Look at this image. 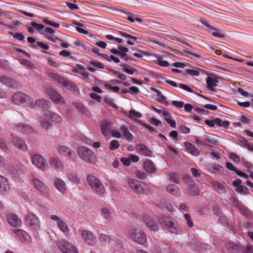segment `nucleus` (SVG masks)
Returning a JSON list of instances; mask_svg holds the SVG:
<instances>
[{"label": "nucleus", "mask_w": 253, "mask_h": 253, "mask_svg": "<svg viewBox=\"0 0 253 253\" xmlns=\"http://www.w3.org/2000/svg\"><path fill=\"white\" fill-rule=\"evenodd\" d=\"M102 215L104 218L109 220L110 216V212L107 208H103L101 211Z\"/></svg>", "instance_id": "nucleus-57"}, {"label": "nucleus", "mask_w": 253, "mask_h": 253, "mask_svg": "<svg viewBox=\"0 0 253 253\" xmlns=\"http://www.w3.org/2000/svg\"><path fill=\"white\" fill-rule=\"evenodd\" d=\"M143 220L147 227L149 228L151 230L153 231H156L158 230L159 227L157 223L156 222L155 220L150 216H147L146 217L144 216L143 217Z\"/></svg>", "instance_id": "nucleus-21"}, {"label": "nucleus", "mask_w": 253, "mask_h": 253, "mask_svg": "<svg viewBox=\"0 0 253 253\" xmlns=\"http://www.w3.org/2000/svg\"><path fill=\"white\" fill-rule=\"evenodd\" d=\"M81 238L88 246H93L97 243V239L95 234L87 230L82 231Z\"/></svg>", "instance_id": "nucleus-9"}, {"label": "nucleus", "mask_w": 253, "mask_h": 253, "mask_svg": "<svg viewBox=\"0 0 253 253\" xmlns=\"http://www.w3.org/2000/svg\"><path fill=\"white\" fill-rule=\"evenodd\" d=\"M11 140L13 145L23 151H26L28 147L25 142L19 137L11 134Z\"/></svg>", "instance_id": "nucleus-15"}, {"label": "nucleus", "mask_w": 253, "mask_h": 253, "mask_svg": "<svg viewBox=\"0 0 253 253\" xmlns=\"http://www.w3.org/2000/svg\"><path fill=\"white\" fill-rule=\"evenodd\" d=\"M74 107L76 109H77L79 111L84 113L85 110V107L81 104L80 103H75L74 104Z\"/></svg>", "instance_id": "nucleus-63"}, {"label": "nucleus", "mask_w": 253, "mask_h": 253, "mask_svg": "<svg viewBox=\"0 0 253 253\" xmlns=\"http://www.w3.org/2000/svg\"><path fill=\"white\" fill-rule=\"evenodd\" d=\"M143 168L149 173H154L156 170L154 164L150 160H147L144 162Z\"/></svg>", "instance_id": "nucleus-33"}, {"label": "nucleus", "mask_w": 253, "mask_h": 253, "mask_svg": "<svg viewBox=\"0 0 253 253\" xmlns=\"http://www.w3.org/2000/svg\"><path fill=\"white\" fill-rule=\"evenodd\" d=\"M130 187L139 195H147L151 192L150 186L136 179H130L128 181Z\"/></svg>", "instance_id": "nucleus-3"}, {"label": "nucleus", "mask_w": 253, "mask_h": 253, "mask_svg": "<svg viewBox=\"0 0 253 253\" xmlns=\"http://www.w3.org/2000/svg\"><path fill=\"white\" fill-rule=\"evenodd\" d=\"M0 81L4 84L12 88H16L19 84L17 81L4 76L0 78Z\"/></svg>", "instance_id": "nucleus-22"}, {"label": "nucleus", "mask_w": 253, "mask_h": 253, "mask_svg": "<svg viewBox=\"0 0 253 253\" xmlns=\"http://www.w3.org/2000/svg\"><path fill=\"white\" fill-rule=\"evenodd\" d=\"M14 232L16 235L18 237L21 241H25L27 240L28 234L26 232L21 229H16Z\"/></svg>", "instance_id": "nucleus-38"}, {"label": "nucleus", "mask_w": 253, "mask_h": 253, "mask_svg": "<svg viewBox=\"0 0 253 253\" xmlns=\"http://www.w3.org/2000/svg\"><path fill=\"white\" fill-rule=\"evenodd\" d=\"M78 153L79 156L84 161L90 163L94 162L95 158L94 153L87 147H80Z\"/></svg>", "instance_id": "nucleus-7"}, {"label": "nucleus", "mask_w": 253, "mask_h": 253, "mask_svg": "<svg viewBox=\"0 0 253 253\" xmlns=\"http://www.w3.org/2000/svg\"><path fill=\"white\" fill-rule=\"evenodd\" d=\"M71 52L66 50H62L59 52V55L64 57L69 56L70 58L73 60H75L76 58L74 56H70Z\"/></svg>", "instance_id": "nucleus-55"}, {"label": "nucleus", "mask_w": 253, "mask_h": 253, "mask_svg": "<svg viewBox=\"0 0 253 253\" xmlns=\"http://www.w3.org/2000/svg\"><path fill=\"white\" fill-rule=\"evenodd\" d=\"M31 26L37 30H40L44 28V26L41 24H38L36 22L32 21L31 23Z\"/></svg>", "instance_id": "nucleus-60"}, {"label": "nucleus", "mask_w": 253, "mask_h": 253, "mask_svg": "<svg viewBox=\"0 0 253 253\" xmlns=\"http://www.w3.org/2000/svg\"><path fill=\"white\" fill-rule=\"evenodd\" d=\"M141 117L142 115L140 112H136L134 110H130L129 111L128 117L131 119H134V117L139 118Z\"/></svg>", "instance_id": "nucleus-47"}, {"label": "nucleus", "mask_w": 253, "mask_h": 253, "mask_svg": "<svg viewBox=\"0 0 253 253\" xmlns=\"http://www.w3.org/2000/svg\"><path fill=\"white\" fill-rule=\"evenodd\" d=\"M184 146L186 150L191 155L195 156H197L199 155V150L192 143L186 141L184 143Z\"/></svg>", "instance_id": "nucleus-30"}, {"label": "nucleus", "mask_w": 253, "mask_h": 253, "mask_svg": "<svg viewBox=\"0 0 253 253\" xmlns=\"http://www.w3.org/2000/svg\"><path fill=\"white\" fill-rule=\"evenodd\" d=\"M219 77L214 74H211L208 76L206 79L207 87L209 89L212 91H214V87L217 85L219 82Z\"/></svg>", "instance_id": "nucleus-13"}, {"label": "nucleus", "mask_w": 253, "mask_h": 253, "mask_svg": "<svg viewBox=\"0 0 253 253\" xmlns=\"http://www.w3.org/2000/svg\"><path fill=\"white\" fill-rule=\"evenodd\" d=\"M56 244L63 253H79L77 248L66 240L58 239Z\"/></svg>", "instance_id": "nucleus-6"}, {"label": "nucleus", "mask_w": 253, "mask_h": 253, "mask_svg": "<svg viewBox=\"0 0 253 253\" xmlns=\"http://www.w3.org/2000/svg\"><path fill=\"white\" fill-rule=\"evenodd\" d=\"M119 34L124 38H129L130 40H132L133 41H135L138 39V38L137 37L132 36L131 35L128 34L122 31H120Z\"/></svg>", "instance_id": "nucleus-50"}, {"label": "nucleus", "mask_w": 253, "mask_h": 253, "mask_svg": "<svg viewBox=\"0 0 253 253\" xmlns=\"http://www.w3.org/2000/svg\"><path fill=\"white\" fill-rule=\"evenodd\" d=\"M57 226L63 232H67L69 231V228L67 225V224L62 219H61L59 222L57 223Z\"/></svg>", "instance_id": "nucleus-41"}, {"label": "nucleus", "mask_w": 253, "mask_h": 253, "mask_svg": "<svg viewBox=\"0 0 253 253\" xmlns=\"http://www.w3.org/2000/svg\"><path fill=\"white\" fill-rule=\"evenodd\" d=\"M120 130L123 133V136H124L128 141H131L132 140L133 136L126 126H122L120 127Z\"/></svg>", "instance_id": "nucleus-36"}, {"label": "nucleus", "mask_w": 253, "mask_h": 253, "mask_svg": "<svg viewBox=\"0 0 253 253\" xmlns=\"http://www.w3.org/2000/svg\"><path fill=\"white\" fill-rule=\"evenodd\" d=\"M120 66L123 67V71L129 75H132L136 70L132 66L126 64H121Z\"/></svg>", "instance_id": "nucleus-39"}, {"label": "nucleus", "mask_w": 253, "mask_h": 253, "mask_svg": "<svg viewBox=\"0 0 253 253\" xmlns=\"http://www.w3.org/2000/svg\"><path fill=\"white\" fill-rule=\"evenodd\" d=\"M54 184L56 189L62 194L66 192L67 188L65 182L59 178H56L54 180Z\"/></svg>", "instance_id": "nucleus-29"}, {"label": "nucleus", "mask_w": 253, "mask_h": 253, "mask_svg": "<svg viewBox=\"0 0 253 253\" xmlns=\"http://www.w3.org/2000/svg\"><path fill=\"white\" fill-rule=\"evenodd\" d=\"M238 141L240 142V145L244 148H246L249 143L247 140L243 137H239Z\"/></svg>", "instance_id": "nucleus-62"}, {"label": "nucleus", "mask_w": 253, "mask_h": 253, "mask_svg": "<svg viewBox=\"0 0 253 253\" xmlns=\"http://www.w3.org/2000/svg\"><path fill=\"white\" fill-rule=\"evenodd\" d=\"M135 149L137 152L141 153L142 155L145 156H149L152 153V151L143 144L136 145Z\"/></svg>", "instance_id": "nucleus-31"}, {"label": "nucleus", "mask_w": 253, "mask_h": 253, "mask_svg": "<svg viewBox=\"0 0 253 253\" xmlns=\"http://www.w3.org/2000/svg\"><path fill=\"white\" fill-rule=\"evenodd\" d=\"M188 193L191 196H197L200 194V190L198 185L195 181H190L187 185Z\"/></svg>", "instance_id": "nucleus-28"}, {"label": "nucleus", "mask_w": 253, "mask_h": 253, "mask_svg": "<svg viewBox=\"0 0 253 253\" xmlns=\"http://www.w3.org/2000/svg\"><path fill=\"white\" fill-rule=\"evenodd\" d=\"M235 190L239 193L245 195L250 194L249 189L247 187L243 185L236 187Z\"/></svg>", "instance_id": "nucleus-44"}, {"label": "nucleus", "mask_w": 253, "mask_h": 253, "mask_svg": "<svg viewBox=\"0 0 253 253\" xmlns=\"http://www.w3.org/2000/svg\"><path fill=\"white\" fill-rule=\"evenodd\" d=\"M244 253H253V246L251 244H248L244 249Z\"/></svg>", "instance_id": "nucleus-64"}, {"label": "nucleus", "mask_w": 253, "mask_h": 253, "mask_svg": "<svg viewBox=\"0 0 253 253\" xmlns=\"http://www.w3.org/2000/svg\"><path fill=\"white\" fill-rule=\"evenodd\" d=\"M28 98V96L21 92H17L12 96L13 102L14 104L18 105H23Z\"/></svg>", "instance_id": "nucleus-19"}, {"label": "nucleus", "mask_w": 253, "mask_h": 253, "mask_svg": "<svg viewBox=\"0 0 253 253\" xmlns=\"http://www.w3.org/2000/svg\"><path fill=\"white\" fill-rule=\"evenodd\" d=\"M120 146L119 143L117 140L111 141L110 143L109 148L111 150H115L118 148Z\"/></svg>", "instance_id": "nucleus-52"}, {"label": "nucleus", "mask_w": 253, "mask_h": 253, "mask_svg": "<svg viewBox=\"0 0 253 253\" xmlns=\"http://www.w3.org/2000/svg\"><path fill=\"white\" fill-rule=\"evenodd\" d=\"M205 141L214 145H216L218 143V141L212 135L206 136L205 137Z\"/></svg>", "instance_id": "nucleus-51"}, {"label": "nucleus", "mask_w": 253, "mask_h": 253, "mask_svg": "<svg viewBox=\"0 0 253 253\" xmlns=\"http://www.w3.org/2000/svg\"><path fill=\"white\" fill-rule=\"evenodd\" d=\"M23 166L22 165H16L10 167L9 171L15 176L21 177L23 174Z\"/></svg>", "instance_id": "nucleus-27"}, {"label": "nucleus", "mask_w": 253, "mask_h": 253, "mask_svg": "<svg viewBox=\"0 0 253 253\" xmlns=\"http://www.w3.org/2000/svg\"><path fill=\"white\" fill-rule=\"evenodd\" d=\"M158 222L171 233L179 234L181 233L180 227L170 217L160 216L158 217Z\"/></svg>", "instance_id": "nucleus-2"}, {"label": "nucleus", "mask_w": 253, "mask_h": 253, "mask_svg": "<svg viewBox=\"0 0 253 253\" xmlns=\"http://www.w3.org/2000/svg\"><path fill=\"white\" fill-rule=\"evenodd\" d=\"M7 221L8 223L13 227H19L21 225V220L17 215L13 213L7 214Z\"/></svg>", "instance_id": "nucleus-23"}, {"label": "nucleus", "mask_w": 253, "mask_h": 253, "mask_svg": "<svg viewBox=\"0 0 253 253\" xmlns=\"http://www.w3.org/2000/svg\"><path fill=\"white\" fill-rule=\"evenodd\" d=\"M42 21L45 24L52 26L55 28H58L60 26V24L59 23L50 21L46 18H42Z\"/></svg>", "instance_id": "nucleus-53"}, {"label": "nucleus", "mask_w": 253, "mask_h": 253, "mask_svg": "<svg viewBox=\"0 0 253 253\" xmlns=\"http://www.w3.org/2000/svg\"><path fill=\"white\" fill-rule=\"evenodd\" d=\"M25 222L30 230L37 231L40 228V222L37 216L33 213H28L25 217Z\"/></svg>", "instance_id": "nucleus-4"}, {"label": "nucleus", "mask_w": 253, "mask_h": 253, "mask_svg": "<svg viewBox=\"0 0 253 253\" xmlns=\"http://www.w3.org/2000/svg\"><path fill=\"white\" fill-rule=\"evenodd\" d=\"M49 164L54 169H62L63 167L62 162L56 158H51L49 161Z\"/></svg>", "instance_id": "nucleus-37"}, {"label": "nucleus", "mask_w": 253, "mask_h": 253, "mask_svg": "<svg viewBox=\"0 0 253 253\" xmlns=\"http://www.w3.org/2000/svg\"><path fill=\"white\" fill-rule=\"evenodd\" d=\"M58 152L62 156L68 157L72 161H74L76 157V153L72 149L65 146H60L58 148Z\"/></svg>", "instance_id": "nucleus-16"}, {"label": "nucleus", "mask_w": 253, "mask_h": 253, "mask_svg": "<svg viewBox=\"0 0 253 253\" xmlns=\"http://www.w3.org/2000/svg\"><path fill=\"white\" fill-rule=\"evenodd\" d=\"M31 182L34 187L42 194L46 195L48 194V188L40 180L34 178L31 180Z\"/></svg>", "instance_id": "nucleus-12"}, {"label": "nucleus", "mask_w": 253, "mask_h": 253, "mask_svg": "<svg viewBox=\"0 0 253 253\" xmlns=\"http://www.w3.org/2000/svg\"><path fill=\"white\" fill-rule=\"evenodd\" d=\"M47 75L48 77L51 78L54 81L61 84L64 86L68 88H72L73 86H75L71 82L53 71H48L47 72Z\"/></svg>", "instance_id": "nucleus-8"}, {"label": "nucleus", "mask_w": 253, "mask_h": 253, "mask_svg": "<svg viewBox=\"0 0 253 253\" xmlns=\"http://www.w3.org/2000/svg\"><path fill=\"white\" fill-rule=\"evenodd\" d=\"M225 247L228 253H240L241 246L233 242L227 243Z\"/></svg>", "instance_id": "nucleus-26"}, {"label": "nucleus", "mask_w": 253, "mask_h": 253, "mask_svg": "<svg viewBox=\"0 0 253 253\" xmlns=\"http://www.w3.org/2000/svg\"><path fill=\"white\" fill-rule=\"evenodd\" d=\"M211 184L213 186L214 190L219 194H223L226 193V186L216 180L211 181Z\"/></svg>", "instance_id": "nucleus-24"}, {"label": "nucleus", "mask_w": 253, "mask_h": 253, "mask_svg": "<svg viewBox=\"0 0 253 253\" xmlns=\"http://www.w3.org/2000/svg\"><path fill=\"white\" fill-rule=\"evenodd\" d=\"M32 162L36 167L42 170H45L48 168V165L46 161L39 154L33 155L32 157Z\"/></svg>", "instance_id": "nucleus-10"}, {"label": "nucleus", "mask_w": 253, "mask_h": 253, "mask_svg": "<svg viewBox=\"0 0 253 253\" xmlns=\"http://www.w3.org/2000/svg\"><path fill=\"white\" fill-rule=\"evenodd\" d=\"M87 181L92 188L94 189L97 194L102 196L105 192L104 186L100 180L93 175H89Z\"/></svg>", "instance_id": "nucleus-5"}, {"label": "nucleus", "mask_w": 253, "mask_h": 253, "mask_svg": "<svg viewBox=\"0 0 253 253\" xmlns=\"http://www.w3.org/2000/svg\"><path fill=\"white\" fill-rule=\"evenodd\" d=\"M104 102L114 109L118 108V106L115 103L114 99L111 97H105L104 98Z\"/></svg>", "instance_id": "nucleus-46"}, {"label": "nucleus", "mask_w": 253, "mask_h": 253, "mask_svg": "<svg viewBox=\"0 0 253 253\" xmlns=\"http://www.w3.org/2000/svg\"><path fill=\"white\" fill-rule=\"evenodd\" d=\"M99 239L100 242L105 243H111L112 239L110 236L104 234H101L99 236Z\"/></svg>", "instance_id": "nucleus-43"}, {"label": "nucleus", "mask_w": 253, "mask_h": 253, "mask_svg": "<svg viewBox=\"0 0 253 253\" xmlns=\"http://www.w3.org/2000/svg\"><path fill=\"white\" fill-rule=\"evenodd\" d=\"M46 93L50 99L56 103H60L63 102L62 96L57 91L52 87L47 88Z\"/></svg>", "instance_id": "nucleus-14"}, {"label": "nucleus", "mask_w": 253, "mask_h": 253, "mask_svg": "<svg viewBox=\"0 0 253 253\" xmlns=\"http://www.w3.org/2000/svg\"><path fill=\"white\" fill-rule=\"evenodd\" d=\"M45 37L48 40L52 41L53 42H56L57 41H59V39L54 36L53 34L52 35H45Z\"/></svg>", "instance_id": "nucleus-61"}, {"label": "nucleus", "mask_w": 253, "mask_h": 253, "mask_svg": "<svg viewBox=\"0 0 253 253\" xmlns=\"http://www.w3.org/2000/svg\"><path fill=\"white\" fill-rule=\"evenodd\" d=\"M36 44L41 48L45 50H48L49 48L48 43L47 42H37Z\"/></svg>", "instance_id": "nucleus-59"}, {"label": "nucleus", "mask_w": 253, "mask_h": 253, "mask_svg": "<svg viewBox=\"0 0 253 253\" xmlns=\"http://www.w3.org/2000/svg\"><path fill=\"white\" fill-rule=\"evenodd\" d=\"M9 188L8 182L6 178L0 175V193H3Z\"/></svg>", "instance_id": "nucleus-34"}, {"label": "nucleus", "mask_w": 253, "mask_h": 253, "mask_svg": "<svg viewBox=\"0 0 253 253\" xmlns=\"http://www.w3.org/2000/svg\"><path fill=\"white\" fill-rule=\"evenodd\" d=\"M186 73L187 74H189V75L192 76H198L200 74V72L198 70H195L190 69H186Z\"/></svg>", "instance_id": "nucleus-58"}, {"label": "nucleus", "mask_w": 253, "mask_h": 253, "mask_svg": "<svg viewBox=\"0 0 253 253\" xmlns=\"http://www.w3.org/2000/svg\"><path fill=\"white\" fill-rule=\"evenodd\" d=\"M37 106L42 108H46L49 107V102L43 99H39L36 101Z\"/></svg>", "instance_id": "nucleus-40"}, {"label": "nucleus", "mask_w": 253, "mask_h": 253, "mask_svg": "<svg viewBox=\"0 0 253 253\" xmlns=\"http://www.w3.org/2000/svg\"><path fill=\"white\" fill-rule=\"evenodd\" d=\"M112 241L115 243L116 249L115 251L118 253H126V250L124 244V239L120 236L116 235L113 239Z\"/></svg>", "instance_id": "nucleus-11"}, {"label": "nucleus", "mask_w": 253, "mask_h": 253, "mask_svg": "<svg viewBox=\"0 0 253 253\" xmlns=\"http://www.w3.org/2000/svg\"><path fill=\"white\" fill-rule=\"evenodd\" d=\"M68 179L73 183H79L80 179L77 175L73 173H69L67 174Z\"/></svg>", "instance_id": "nucleus-48"}, {"label": "nucleus", "mask_w": 253, "mask_h": 253, "mask_svg": "<svg viewBox=\"0 0 253 253\" xmlns=\"http://www.w3.org/2000/svg\"><path fill=\"white\" fill-rule=\"evenodd\" d=\"M90 64L95 67L101 69H107V67L100 62L93 60L90 62Z\"/></svg>", "instance_id": "nucleus-45"}, {"label": "nucleus", "mask_w": 253, "mask_h": 253, "mask_svg": "<svg viewBox=\"0 0 253 253\" xmlns=\"http://www.w3.org/2000/svg\"><path fill=\"white\" fill-rule=\"evenodd\" d=\"M100 126L104 136L109 135L114 129L112 123L107 120H104L101 124Z\"/></svg>", "instance_id": "nucleus-17"}, {"label": "nucleus", "mask_w": 253, "mask_h": 253, "mask_svg": "<svg viewBox=\"0 0 253 253\" xmlns=\"http://www.w3.org/2000/svg\"><path fill=\"white\" fill-rule=\"evenodd\" d=\"M156 63L158 65L162 67H168L169 65V63L167 61L162 60L160 57L158 58Z\"/></svg>", "instance_id": "nucleus-56"}, {"label": "nucleus", "mask_w": 253, "mask_h": 253, "mask_svg": "<svg viewBox=\"0 0 253 253\" xmlns=\"http://www.w3.org/2000/svg\"><path fill=\"white\" fill-rule=\"evenodd\" d=\"M40 122L41 126L45 129H48L51 127L52 123L49 120L46 118V114L44 112V115L40 117Z\"/></svg>", "instance_id": "nucleus-35"}, {"label": "nucleus", "mask_w": 253, "mask_h": 253, "mask_svg": "<svg viewBox=\"0 0 253 253\" xmlns=\"http://www.w3.org/2000/svg\"><path fill=\"white\" fill-rule=\"evenodd\" d=\"M167 190L169 193L174 196L179 197L181 195L180 189L174 184H169L167 187Z\"/></svg>", "instance_id": "nucleus-32"}, {"label": "nucleus", "mask_w": 253, "mask_h": 253, "mask_svg": "<svg viewBox=\"0 0 253 253\" xmlns=\"http://www.w3.org/2000/svg\"><path fill=\"white\" fill-rule=\"evenodd\" d=\"M127 236L135 243L144 245L147 241L145 233L135 225H133L127 228L126 230Z\"/></svg>", "instance_id": "nucleus-1"}, {"label": "nucleus", "mask_w": 253, "mask_h": 253, "mask_svg": "<svg viewBox=\"0 0 253 253\" xmlns=\"http://www.w3.org/2000/svg\"><path fill=\"white\" fill-rule=\"evenodd\" d=\"M165 118V121L172 127H176V122L172 118V116H168Z\"/></svg>", "instance_id": "nucleus-54"}, {"label": "nucleus", "mask_w": 253, "mask_h": 253, "mask_svg": "<svg viewBox=\"0 0 253 253\" xmlns=\"http://www.w3.org/2000/svg\"><path fill=\"white\" fill-rule=\"evenodd\" d=\"M46 118L52 123H59L62 121V118L60 116L52 112L46 110L45 111Z\"/></svg>", "instance_id": "nucleus-25"}, {"label": "nucleus", "mask_w": 253, "mask_h": 253, "mask_svg": "<svg viewBox=\"0 0 253 253\" xmlns=\"http://www.w3.org/2000/svg\"><path fill=\"white\" fill-rule=\"evenodd\" d=\"M169 177L170 181L175 184L179 183V175L175 172H171L169 174Z\"/></svg>", "instance_id": "nucleus-42"}, {"label": "nucleus", "mask_w": 253, "mask_h": 253, "mask_svg": "<svg viewBox=\"0 0 253 253\" xmlns=\"http://www.w3.org/2000/svg\"><path fill=\"white\" fill-rule=\"evenodd\" d=\"M12 127L14 130L17 132H20L25 134H29L33 130L32 127L27 124H16L13 125Z\"/></svg>", "instance_id": "nucleus-18"}, {"label": "nucleus", "mask_w": 253, "mask_h": 253, "mask_svg": "<svg viewBox=\"0 0 253 253\" xmlns=\"http://www.w3.org/2000/svg\"><path fill=\"white\" fill-rule=\"evenodd\" d=\"M184 217L185 220L187 221V226L189 227H192L194 225L193 220L191 218V215L188 213H185Z\"/></svg>", "instance_id": "nucleus-49"}, {"label": "nucleus", "mask_w": 253, "mask_h": 253, "mask_svg": "<svg viewBox=\"0 0 253 253\" xmlns=\"http://www.w3.org/2000/svg\"><path fill=\"white\" fill-rule=\"evenodd\" d=\"M200 22L202 24L205 25L207 28H209L211 30L215 31V32L212 33V35L213 36L219 38H223L225 37L224 34L221 32V30H219L216 28H215L211 26L206 20H201Z\"/></svg>", "instance_id": "nucleus-20"}]
</instances>
